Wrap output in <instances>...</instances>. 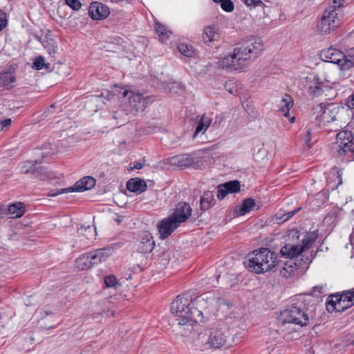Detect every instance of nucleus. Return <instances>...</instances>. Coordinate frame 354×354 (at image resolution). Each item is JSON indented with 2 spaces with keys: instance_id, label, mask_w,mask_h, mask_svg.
I'll return each instance as SVG.
<instances>
[{
  "instance_id": "obj_55",
  "label": "nucleus",
  "mask_w": 354,
  "mask_h": 354,
  "mask_svg": "<svg viewBox=\"0 0 354 354\" xmlns=\"http://www.w3.org/2000/svg\"><path fill=\"white\" fill-rule=\"evenodd\" d=\"M212 155H213V153H210V152H208V156H212Z\"/></svg>"
},
{
  "instance_id": "obj_13",
  "label": "nucleus",
  "mask_w": 354,
  "mask_h": 354,
  "mask_svg": "<svg viewBox=\"0 0 354 354\" xmlns=\"http://www.w3.org/2000/svg\"><path fill=\"white\" fill-rule=\"evenodd\" d=\"M339 153H344L354 149L353 136L350 131H341L337 135Z\"/></svg>"
},
{
  "instance_id": "obj_11",
  "label": "nucleus",
  "mask_w": 354,
  "mask_h": 354,
  "mask_svg": "<svg viewBox=\"0 0 354 354\" xmlns=\"http://www.w3.org/2000/svg\"><path fill=\"white\" fill-rule=\"evenodd\" d=\"M353 305L354 304L352 301V299L348 297V293L346 292L341 295L332 296L330 301L327 302L326 308L328 310L331 309L341 312L348 309Z\"/></svg>"
},
{
  "instance_id": "obj_50",
  "label": "nucleus",
  "mask_w": 354,
  "mask_h": 354,
  "mask_svg": "<svg viewBox=\"0 0 354 354\" xmlns=\"http://www.w3.org/2000/svg\"><path fill=\"white\" fill-rule=\"evenodd\" d=\"M142 167L143 165L141 162H136L133 166V169H140L142 168Z\"/></svg>"
},
{
  "instance_id": "obj_14",
  "label": "nucleus",
  "mask_w": 354,
  "mask_h": 354,
  "mask_svg": "<svg viewBox=\"0 0 354 354\" xmlns=\"http://www.w3.org/2000/svg\"><path fill=\"white\" fill-rule=\"evenodd\" d=\"M192 212V209L188 203L180 202L176 205L174 213L170 216L180 224L185 222L191 216Z\"/></svg>"
},
{
  "instance_id": "obj_33",
  "label": "nucleus",
  "mask_w": 354,
  "mask_h": 354,
  "mask_svg": "<svg viewBox=\"0 0 354 354\" xmlns=\"http://www.w3.org/2000/svg\"><path fill=\"white\" fill-rule=\"evenodd\" d=\"M178 50L182 55L187 57H192L194 55L193 47L185 43L179 44Z\"/></svg>"
},
{
  "instance_id": "obj_7",
  "label": "nucleus",
  "mask_w": 354,
  "mask_h": 354,
  "mask_svg": "<svg viewBox=\"0 0 354 354\" xmlns=\"http://www.w3.org/2000/svg\"><path fill=\"white\" fill-rule=\"evenodd\" d=\"M313 110L314 113L317 115L316 120L319 126H325L337 120L340 106L334 103H321L315 106Z\"/></svg>"
},
{
  "instance_id": "obj_1",
  "label": "nucleus",
  "mask_w": 354,
  "mask_h": 354,
  "mask_svg": "<svg viewBox=\"0 0 354 354\" xmlns=\"http://www.w3.org/2000/svg\"><path fill=\"white\" fill-rule=\"evenodd\" d=\"M219 299L216 298L212 292H206L192 300L187 294L178 295L171 303V312L176 316V322L180 326H185L192 322H200L203 313L200 309H205L212 306H217Z\"/></svg>"
},
{
  "instance_id": "obj_6",
  "label": "nucleus",
  "mask_w": 354,
  "mask_h": 354,
  "mask_svg": "<svg viewBox=\"0 0 354 354\" xmlns=\"http://www.w3.org/2000/svg\"><path fill=\"white\" fill-rule=\"evenodd\" d=\"M333 6L327 8L323 13L321 20L317 24V30L323 34H330L340 26L342 19V10L337 6V1H333Z\"/></svg>"
},
{
  "instance_id": "obj_26",
  "label": "nucleus",
  "mask_w": 354,
  "mask_h": 354,
  "mask_svg": "<svg viewBox=\"0 0 354 354\" xmlns=\"http://www.w3.org/2000/svg\"><path fill=\"white\" fill-rule=\"evenodd\" d=\"M294 104L292 97L289 95L285 96L281 100L280 104V109L279 111L283 113V115L288 118L290 110Z\"/></svg>"
},
{
  "instance_id": "obj_8",
  "label": "nucleus",
  "mask_w": 354,
  "mask_h": 354,
  "mask_svg": "<svg viewBox=\"0 0 354 354\" xmlns=\"http://www.w3.org/2000/svg\"><path fill=\"white\" fill-rule=\"evenodd\" d=\"M95 185V179L91 176H85L78 180L73 187L57 190H52L50 196H56L62 194L77 192H82L91 189Z\"/></svg>"
},
{
  "instance_id": "obj_34",
  "label": "nucleus",
  "mask_w": 354,
  "mask_h": 354,
  "mask_svg": "<svg viewBox=\"0 0 354 354\" xmlns=\"http://www.w3.org/2000/svg\"><path fill=\"white\" fill-rule=\"evenodd\" d=\"M80 233L86 236L88 240H93L95 239V228H93L92 226L88 225L87 227H82L80 228Z\"/></svg>"
},
{
  "instance_id": "obj_45",
  "label": "nucleus",
  "mask_w": 354,
  "mask_h": 354,
  "mask_svg": "<svg viewBox=\"0 0 354 354\" xmlns=\"http://www.w3.org/2000/svg\"><path fill=\"white\" fill-rule=\"evenodd\" d=\"M311 131L310 129H308L306 130V135L304 137V142L305 144L308 147H310V140H311Z\"/></svg>"
},
{
  "instance_id": "obj_53",
  "label": "nucleus",
  "mask_w": 354,
  "mask_h": 354,
  "mask_svg": "<svg viewBox=\"0 0 354 354\" xmlns=\"http://www.w3.org/2000/svg\"><path fill=\"white\" fill-rule=\"evenodd\" d=\"M215 3H220L222 1V0H213Z\"/></svg>"
},
{
  "instance_id": "obj_10",
  "label": "nucleus",
  "mask_w": 354,
  "mask_h": 354,
  "mask_svg": "<svg viewBox=\"0 0 354 354\" xmlns=\"http://www.w3.org/2000/svg\"><path fill=\"white\" fill-rule=\"evenodd\" d=\"M304 86L306 87L310 93L315 96L320 95L328 88L327 84L321 80L315 73H310L306 77Z\"/></svg>"
},
{
  "instance_id": "obj_35",
  "label": "nucleus",
  "mask_w": 354,
  "mask_h": 354,
  "mask_svg": "<svg viewBox=\"0 0 354 354\" xmlns=\"http://www.w3.org/2000/svg\"><path fill=\"white\" fill-rule=\"evenodd\" d=\"M49 67L50 64L46 63L45 59L42 56L37 57L33 62V68L37 71L41 70L44 68L48 69Z\"/></svg>"
},
{
  "instance_id": "obj_52",
  "label": "nucleus",
  "mask_w": 354,
  "mask_h": 354,
  "mask_svg": "<svg viewBox=\"0 0 354 354\" xmlns=\"http://www.w3.org/2000/svg\"><path fill=\"white\" fill-rule=\"evenodd\" d=\"M289 121L290 123H294L295 121V117L292 116V117L290 118Z\"/></svg>"
},
{
  "instance_id": "obj_54",
  "label": "nucleus",
  "mask_w": 354,
  "mask_h": 354,
  "mask_svg": "<svg viewBox=\"0 0 354 354\" xmlns=\"http://www.w3.org/2000/svg\"><path fill=\"white\" fill-rule=\"evenodd\" d=\"M113 118H115V119H117L118 117L116 116V113H114L113 115Z\"/></svg>"
},
{
  "instance_id": "obj_9",
  "label": "nucleus",
  "mask_w": 354,
  "mask_h": 354,
  "mask_svg": "<svg viewBox=\"0 0 354 354\" xmlns=\"http://www.w3.org/2000/svg\"><path fill=\"white\" fill-rule=\"evenodd\" d=\"M124 97H127L130 106L136 112L144 111L151 100L149 96H145L142 93L124 90Z\"/></svg>"
},
{
  "instance_id": "obj_38",
  "label": "nucleus",
  "mask_w": 354,
  "mask_h": 354,
  "mask_svg": "<svg viewBox=\"0 0 354 354\" xmlns=\"http://www.w3.org/2000/svg\"><path fill=\"white\" fill-rule=\"evenodd\" d=\"M43 46L47 49L49 55L51 57H55L57 50V46L53 40L45 41L43 42Z\"/></svg>"
},
{
  "instance_id": "obj_27",
  "label": "nucleus",
  "mask_w": 354,
  "mask_h": 354,
  "mask_svg": "<svg viewBox=\"0 0 354 354\" xmlns=\"http://www.w3.org/2000/svg\"><path fill=\"white\" fill-rule=\"evenodd\" d=\"M75 266L82 270H87L92 267L88 253L84 254L75 260Z\"/></svg>"
},
{
  "instance_id": "obj_57",
  "label": "nucleus",
  "mask_w": 354,
  "mask_h": 354,
  "mask_svg": "<svg viewBox=\"0 0 354 354\" xmlns=\"http://www.w3.org/2000/svg\"><path fill=\"white\" fill-rule=\"evenodd\" d=\"M46 315H49V313L46 311Z\"/></svg>"
},
{
  "instance_id": "obj_21",
  "label": "nucleus",
  "mask_w": 354,
  "mask_h": 354,
  "mask_svg": "<svg viewBox=\"0 0 354 354\" xmlns=\"http://www.w3.org/2000/svg\"><path fill=\"white\" fill-rule=\"evenodd\" d=\"M218 30V28L215 26H207L205 27L203 34L204 42L211 44L218 41L220 37Z\"/></svg>"
},
{
  "instance_id": "obj_48",
  "label": "nucleus",
  "mask_w": 354,
  "mask_h": 354,
  "mask_svg": "<svg viewBox=\"0 0 354 354\" xmlns=\"http://www.w3.org/2000/svg\"><path fill=\"white\" fill-rule=\"evenodd\" d=\"M55 108V104H52L50 107L47 109L46 111H45L44 114L46 116L49 115L50 113H53V111Z\"/></svg>"
},
{
  "instance_id": "obj_37",
  "label": "nucleus",
  "mask_w": 354,
  "mask_h": 354,
  "mask_svg": "<svg viewBox=\"0 0 354 354\" xmlns=\"http://www.w3.org/2000/svg\"><path fill=\"white\" fill-rule=\"evenodd\" d=\"M104 283L109 288H113L117 290L120 286V283H119L114 275H108L104 278Z\"/></svg>"
},
{
  "instance_id": "obj_28",
  "label": "nucleus",
  "mask_w": 354,
  "mask_h": 354,
  "mask_svg": "<svg viewBox=\"0 0 354 354\" xmlns=\"http://www.w3.org/2000/svg\"><path fill=\"white\" fill-rule=\"evenodd\" d=\"M155 28L157 34L159 36V39L162 42L167 40L171 35V32L167 28V27L165 26L160 23H156Z\"/></svg>"
},
{
  "instance_id": "obj_43",
  "label": "nucleus",
  "mask_w": 354,
  "mask_h": 354,
  "mask_svg": "<svg viewBox=\"0 0 354 354\" xmlns=\"http://www.w3.org/2000/svg\"><path fill=\"white\" fill-rule=\"evenodd\" d=\"M299 209H295L294 211H290L287 212L286 214H284L281 218L280 220H281L282 222H284L289 218H290L296 212L299 211Z\"/></svg>"
},
{
  "instance_id": "obj_30",
  "label": "nucleus",
  "mask_w": 354,
  "mask_h": 354,
  "mask_svg": "<svg viewBox=\"0 0 354 354\" xmlns=\"http://www.w3.org/2000/svg\"><path fill=\"white\" fill-rule=\"evenodd\" d=\"M342 71L348 70L354 67V55H344V57L338 65Z\"/></svg>"
},
{
  "instance_id": "obj_16",
  "label": "nucleus",
  "mask_w": 354,
  "mask_h": 354,
  "mask_svg": "<svg viewBox=\"0 0 354 354\" xmlns=\"http://www.w3.org/2000/svg\"><path fill=\"white\" fill-rule=\"evenodd\" d=\"M90 17L95 20L105 19L110 13L109 8L102 3L92 2L88 8Z\"/></svg>"
},
{
  "instance_id": "obj_2",
  "label": "nucleus",
  "mask_w": 354,
  "mask_h": 354,
  "mask_svg": "<svg viewBox=\"0 0 354 354\" xmlns=\"http://www.w3.org/2000/svg\"><path fill=\"white\" fill-rule=\"evenodd\" d=\"M263 50L261 39L249 37L236 44L233 53L219 61V66L229 71H243L255 60Z\"/></svg>"
},
{
  "instance_id": "obj_51",
  "label": "nucleus",
  "mask_w": 354,
  "mask_h": 354,
  "mask_svg": "<svg viewBox=\"0 0 354 354\" xmlns=\"http://www.w3.org/2000/svg\"><path fill=\"white\" fill-rule=\"evenodd\" d=\"M348 297L352 299V301L354 304V290L347 292Z\"/></svg>"
},
{
  "instance_id": "obj_39",
  "label": "nucleus",
  "mask_w": 354,
  "mask_h": 354,
  "mask_svg": "<svg viewBox=\"0 0 354 354\" xmlns=\"http://www.w3.org/2000/svg\"><path fill=\"white\" fill-rule=\"evenodd\" d=\"M220 3L221 8L225 12H230L234 9V5L231 0H222Z\"/></svg>"
},
{
  "instance_id": "obj_49",
  "label": "nucleus",
  "mask_w": 354,
  "mask_h": 354,
  "mask_svg": "<svg viewBox=\"0 0 354 354\" xmlns=\"http://www.w3.org/2000/svg\"><path fill=\"white\" fill-rule=\"evenodd\" d=\"M3 14L1 12V30L7 25V19L3 17Z\"/></svg>"
},
{
  "instance_id": "obj_42",
  "label": "nucleus",
  "mask_w": 354,
  "mask_h": 354,
  "mask_svg": "<svg viewBox=\"0 0 354 354\" xmlns=\"http://www.w3.org/2000/svg\"><path fill=\"white\" fill-rule=\"evenodd\" d=\"M327 287L326 285H319L313 288V294L316 296H319L322 294H325L326 292Z\"/></svg>"
},
{
  "instance_id": "obj_15",
  "label": "nucleus",
  "mask_w": 354,
  "mask_h": 354,
  "mask_svg": "<svg viewBox=\"0 0 354 354\" xmlns=\"http://www.w3.org/2000/svg\"><path fill=\"white\" fill-rule=\"evenodd\" d=\"M170 216L164 218L158 225L160 237L162 239L167 238L179 225Z\"/></svg>"
},
{
  "instance_id": "obj_17",
  "label": "nucleus",
  "mask_w": 354,
  "mask_h": 354,
  "mask_svg": "<svg viewBox=\"0 0 354 354\" xmlns=\"http://www.w3.org/2000/svg\"><path fill=\"white\" fill-rule=\"evenodd\" d=\"M321 57L324 62H330L339 65L344 57V54L335 48H328L321 52Z\"/></svg>"
},
{
  "instance_id": "obj_46",
  "label": "nucleus",
  "mask_w": 354,
  "mask_h": 354,
  "mask_svg": "<svg viewBox=\"0 0 354 354\" xmlns=\"http://www.w3.org/2000/svg\"><path fill=\"white\" fill-rule=\"evenodd\" d=\"M347 106L351 109H354V93L347 100Z\"/></svg>"
},
{
  "instance_id": "obj_32",
  "label": "nucleus",
  "mask_w": 354,
  "mask_h": 354,
  "mask_svg": "<svg viewBox=\"0 0 354 354\" xmlns=\"http://www.w3.org/2000/svg\"><path fill=\"white\" fill-rule=\"evenodd\" d=\"M35 162L32 160L25 161L20 165V171L23 174L36 173Z\"/></svg>"
},
{
  "instance_id": "obj_44",
  "label": "nucleus",
  "mask_w": 354,
  "mask_h": 354,
  "mask_svg": "<svg viewBox=\"0 0 354 354\" xmlns=\"http://www.w3.org/2000/svg\"><path fill=\"white\" fill-rule=\"evenodd\" d=\"M12 120L7 118L1 120V131L7 129L11 125Z\"/></svg>"
},
{
  "instance_id": "obj_56",
  "label": "nucleus",
  "mask_w": 354,
  "mask_h": 354,
  "mask_svg": "<svg viewBox=\"0 0 354 354\" xmlns=\"http://www.w3.org/2000/svg\"><path fill=\"white\" fill-rule=\"evenodd\" d=\"M39 178H40V179H41V180H44V179H45V178H44V177H43V176H40Z\"/></svg>"
},
{
  "instance_id": "obj_19",
  "label": "nucleus",
  "mask_w": 354,
  "mask_h": 354,
  "mask_svg": "<svg viewBox=\"0 0 354 354\" xmlns=\"http://www.w3.org/2000/svg\"><path fill=\"white\" fill-rule=\"evenodd\" d=\"M154 246L155 241L152 235L149 232H144L138 245V250L143 254H149L153 250Z\"/></svg>"
},
{
  "instance_id": "obj_47",
  "label": "nucleus",
  "mask_w": 354,
  "mask_h": 354,
  "mask_svg": "<svg viewBox=\"0 0 354 354\" xmlns=\"http://www.w3.org/2000/svg\"><path fill=\"white\" fill-rule=\"evenodd\" d=\"M244 2V3L248 6H255L257 3H258L260 0H241Z\"/></svg>"
},
{
  "instance_id": "obj_18",
  "label": "nucleus",
  "mask_w": 354,
  "mask_h": 354,
  "mask_svg": "<svg viewBox=\"0 0 354 354\" xmlns=\"http://www.w3.org/2000/svg\"><path fill=\"white\" fill-rule=\"evenodd\" d=\"M111 254L112 249L110 248H100L88 252L92 266L104 261Z\"/></svg>"
},
{
  "instance_id": "obj_36",
  "label": "nucleus",
  "mask_w": 354,
  "mask_h": 354,
  "mask_svg": "<svg viewBox=\"0 0 354 354\" xmlns=\"http://www.w3.org/2000/svg\"><path fill=\"white\" fill-rule=\"evenodd\" d=\"M223 185L229 194L236 193L240 191V183L237 180L229 181Z\"/></svg>"
},
{
  "instance_id": "obj_41",
  "label": "nucleus",
  "mask_w": 354,
  "mask_h": 354,
  "mask_svg": "<svg viewBox=\"0 0 354 354\" xmlns=\"http://www.w3.org/2000/svg\"><path fill=\"white\" fill-rule=\"evenodd\" d=\"M227 194L229 193L227 191L226 188L224 187L223 185H219L218 187L216 196L219 200L223 199Z\"/></svg>"
},
{
  "instance_id": "obj_5",
  "label": "nucleus",
  "mask_w": 354,
  "mask_h": 354,
  "mask_svg": "<svg viewBox=\"0 0 354 354\" xmlns=\"http://www.w3.org/2000/svg\"><path fill=\"white\" fill-rule=\"evenodd\" d=\"M299 239V232L297 230H291L287 232V241L280 250L281 255L286 258L292 259L297 257L306 250L310 248L317 239L315 232L307 234L301 242L297 243Z\"/></svg>"
},
{
  "instance_id": "obj_20",
  "label": "nucleus",
  "mask_w": 354,
  "mask_h": 354,
  "mask_svg": "<svg viewBox=\"0 0 354 354\" xmlns=\"http://www.w3.org/2000/svg\"><path fill=\"white\" fill-rule=\"evenodd\" d=\"M212 122V118L206 114H203L197 122L193 137L195 138L200 134L203 135L209 127Z\"/></svg>"
},
{
  "instance_id": "obj_4",
  "label": "nucleus",
  "mask_w": 354,
  "mask_h": 354,
  "mask_svg": "<svg viewBox=\"0 0 354 354\" xmlns=\"http://www.w3.org/2000/svg\"><path fill=\"white\" fill-rule=\"evenodd\" d=\"M248 268L255 274H263L274 268L278 254L267 248L253 250L248 256Z\"/></svg>"
},
{
  "instance_id": "obj_12",
  "label": "nucleus",
  "mask_w": 354,
  "mask_h": 354,
  "mask_svg": "<svg viewBox=\"0 0 354 354\" xmlns=\"http://www.w3.org/2000/svg\"><path fill=\"white\" fill-rule=\"evenodd\" d=\"M227 337L226 332L220 328L211 331L207 339L205 345L201 350L221 348L225 345Z\"/></svg>"
},
{
  "instance_id": "obj_24",
  "label": "nucleus",
  "mask_w": 354,
  "mask_h": 354,
  "mask_svg": "<svg viewBox=\"0 0 354 354\" xmlns=\"http://www.w3.org/2000/svg\"><path fill=\"white\" fill-rule=\"evenodd\" d=\"M215 203L214 195L212 192H204L201 198V209L205 211L211 208Z\"/></svg>"
},
{
  "instance_id": "obj_29",
  "label": "nucleus",
  "mask_w": 354,
  "mask_h": 354,
  "mask_svg": "<svg viewBox=\"0 0 354 354\" xmlns=\"http://www.w3.org/2000/svg\"><path fill=\"white\" fill-rule=\"evenodd\" d=\"M15 77L12 73H1V86L6 89H10L14 86Z\"/></svg>"
},
{
  "instance_id": "obj_25",
  "label": "nucleus",
  "mask_w": 354,
  "mask_h": 354,
  "mask_svg": "<svg viewBox=\"0 0 354 354\" xmlns=\"http://www.w3.org/2000/svg\"><path fill=\"white\" fill-rule=\"evenodd\" d=\"M26 208L22 203L12 204L8 209V213L11 218H19L24 214Z\"/></svg>"
},
{
  "instance_id": "obj_23",
  "label": "nucleus",
  "mask_w": 354,
  "mask_h": 354,
  "mask_svg": "<svg viewBox=\"0 0 354 354\" xmlns=\"http://www.w3.org/2000/svg\"><path fill=\"white\" fill-rule=\"evenodd\" d=\"M255 206L254 199L249 198L244 200L241 205H237L234 209L236 216H243L250 212Z\"/></svg>"
},
{
  "instance_id": "obj_22",
  "label": "nucleus",
  "mask_w": 354,
  "mask_h": 354,
  "mask_svg": "<svg viewBox=\"0 0 354 354\" xmlns=\"http://www.w3.org/2000/svg\"><path fill=\"white\" fill-rule=\"evenodd\" d=\"M127 189L129 192L140 194L147 189V184L140 178H131L127 183Z\"/></svg>"
},
{
  "instance_id": "obj_3",
  "label": "nucleus",
  "mask_w": 354,
  "mask_h": 354,
  "mask_svg": "<svg viewBox=\"0 0 354 354\" xmlns=\"http://www.w3.org/2000/svg\"><path fill=\"white\" fill-rule=\"evenodd\" d=\"M308 297L299 295L292 299L281 312L280 319L283 323L293 324L304 326L308 323V315L306 313V301Z\"/></svg>"
},
{
  "instance_id": "obj_31",
  "label": "nucleus",
  "mask_w": 354,
  "mask_h": 354,
  "mask_svg": "<svg viewBox=\"0 0 354 354\" xmlns=\"http://www.w3.org/2000/svg\"><path fill=\"white\" fill-rule=\"evenodd\" d=\"M297 270V264L293 262L292 260L288 261L284 263V266L283 268V271H281V274L285 277H288Z\"/></svg>"
},
{
  "instance_id": "obj_40",
  "label": "nucleus",
  "mask_w": 354,
  "mask_h": 354,
  "mask_svg": "<svg viewBox=\"0 0 354 354\" xmlns=\"http://www.w3.org/2000/svg\"><path fill=\"white\" fill-rule=\"evenodd\" d=\"M65 3L74 10H78L81 8L82 3L79 0H64Z\"/></svg>"
}]
</instances>
